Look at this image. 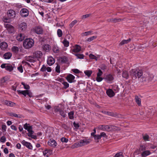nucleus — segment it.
<instances>
[{"label":"nucleus","mask_w":157,"mask_h":157,"mask_svg":"<svg viewBox=\"0 0 157 157\" xmlns=\"http://www.w3.org/2000/svg\"><path fill=\"white\" fill-rule=\"evenodd\" d=\"M34 41L32 39H26L23 42V46L26 49H29L31 48L33 45Z\"/></svg>","instance_id":"nucleus-3"},{"label":"nucleus","mask_w":157,"mask_h":157,"mask_svg":"<svg viewBox=\"0 0 157 157\" xmlns=\"http://www.w3.org/2000/svg\"><path fill=\"white\" fill-rule=\"evenodd\" d=\"M143 139L145 141H148L149 140L150 137L147 134H142Z\"/></svg>","instance_id":"nucleus-35"},{"label":"nucleus","mask_w":157,"mask_h":157,"mask_svg":"<svg viewBox=\"0 0 157 157\" xmlns=\"http://www.w3.org/2000/svg\"><path fill=\"white\" fill-rule=\"evenodd\" d=\"M102 112L103 113L112 117H116L117 116V115L116 114H115L113 112H108L105 111H102Z\"/></svg>","instance_id":"nucleus-23"},{"label":"nucleus","mask_w":157,"mask_h":157,"mask_svg":"<svg viewBox=\"0 0 157 157\" xmlns=\"http://www.w3.org/2000/svg\"><path fill=\"white\" fill-rule=\"evenodd\" d=\"M14 66L12 65L10 63H3L1 65L2 68H5L7 71L11 72L12 71L14 68Z\"/></svg>","instance_id":"nucleus-5"},{"label":"nucleus","mask_w":157,"mask_h":157,"mask_svg":"<svg viewBox=\"0 0 157 157\" xmlns=\"http://www.w3.org/2000/svg\"><path fill=\"white\" fill-rule=\"evenodd\" d=\"M9 115H10L11 116L14 117H18V115L17 114H16L14 113H10Z\"/></svg>","instance_id":"nucleus-59"},{"label":"nucleus","mask_w":157,"mask_h":157,"mask_svg":"<svg viewBox=\"0 0 157 157\" xmlns=\"http://www.w3.org/2000/svg\"><path fill=\"white\" fill-rule=\"evenodd\" d=\"M91 15V14H88L85 15H84L82 16V19H84L86 18L89 17Z\"/></svg>","instance_id":"nucleus-56"},{"label":"nucleus","mask_w":157,"mask_h":157,"mask_svg":"<svg viewBox=\"0 0 157 157\" xmlns=\"http://www.w3.org/2000/svg\"><path fill=\"white\" fill-rule=\"evenodd\" d=\"M48 144L49 146L53 147H55L57 145L56 141L52 139H50L48 140Z\"/></svg>","instance_id":"nucleus-13"},{"label":"nucleus","mask_w":157,"mask_h":157,"mask_svg":"<svg viewBox=\"0 0 157 157\" xmlns=\"http://www.w3.org/2000/svg\"><path fill=\"white\" fill-rule=\"evenodd\" d=\"M62 84L64 86V88L66 89L69 87V84L66 82H62Z\"/></svg>","instance_id":"nucleus-42"},{"label":"nucleus","mask_w":157,"mask_h":157,"mask_svg":"<svg viewBox=\"0 0 157 157\" xmlns=\"http://www.w3.org/2000/svg\"><path fill=\"white\" fill-rule=\"evenodd\" d=\"M60 66L59 65H57L56 67V71L58 73L60 72Z\"/></svg>","instance_id":"nucleus-58"},{"label":"nucleus","mask_w":157,"mask_h":157,"mask_svg":"<svg viewBox=\"0 0 157 157\" xmlns=\"http://www.w3.org/2000/svg\"><path fill=\"white\" fill-rule=\"evenodd\" d=\"M43 56V54L42 52L40 51H36L34 52L33 53V56L34 58H36L37 59L41 58Z\"/></svg>","instance_id":"nucleus-10"},{"label":"nucleus","mask_w":157,"mask_h":157,"mask_svg":"<svg viewBox=\"0 0 157 157\" xmlns=\"http://www.w3.org/2000/svg\"><path fill=\"white\" fill-rule=\"evenodd\" d=\"M151 153L149 151L147 150L144 151L141 153V155L143 157H146L147 155H150Z\"/></svg>","instance_id":"nucleus-26"},{"label":"nucleus","mask_w":157,"mask_h":157,"mask_svg":"<svg viewBox=\"0 0 157 157\" xmlns=\"http://www.w3.org/2000/svg\"><path fill=\"white\" fill-rule=\"evenodd\" d=\"M77 21L76 20H75L74 21H72L71 23L69 25L70 27L71 28H72L74 25L77 23Z\"/></svg>","instance_id":"nucleus-51"},{"label":"nucleus","mask_w":157,"mask_h":157,"mask_svg":"<svg viewBox=\"0 0 157 157\" xmlns=\"http://www.w3.org/2000/svg\"><path fill=\"white\" fill-rule=\"evenodd\" d=\"M16 13L15 11L13 10H8L7 12V17H4L2 20L5 23H10L11 21V19H13L15 17Z\"/></svg>","instance_id":"nucleus-2"},{"label":"nucleus","mask_w":157,"mask_h":157,"mask_svg":"<svg viewBox=\"0 0 157 157\" xmlns=\"http://www.w3.org/2000/svg\"><path fill=\"white\" fill-rule=\"evenodd\" d=\"M4 103L6 105L11 107L15 105V103H14L12 101L7 100H6L5 101Z\"/></svg>","instance_id":"nucleus-29"},{"label":"nucleus","mask_w":157,"mask_h":157,"mask_svg":"<svg viewBox=\"0 0 157 157\" xmlns=\"http://www.w3.org/2000/svg\"><path fill=\"white\" fill-rule=\"evenodd\" d=\"M146 149V147L143 145H141L139 149L140 151H144Z\"/></svg>","instance_id":"nucleus-50"},{"label":"nucleus","mask_w":157,"mask_h":157,"mask_svg":"<svg viewBox=\"0 0 157 157\" xmlns=\"http://www.w3.org/2000/svg\"><path fill=\"white\" fill-rule=\"evenodd\" d=\"M97 38V36H93L88 38V39L86 40V41L88 42H90L93 40L94 39H95Z\"/></svg>","instance_id":"nucleus-43"},{"label":"nucleus","mask_w":157,"mask_h":157,"mask_svg":"<svg viewBox=\"0 0 157 157\" xmlns=\"http://www.w3.org/2000/svg\"><path fill=\"white\" fill-rule=\"evenodd\" d=\"M130 75L132 79L134 80L136 79L137 78H141L140 80L141 82H144L146 80V78L143 76V71L141 70L132 69L130 71Z\"/></svg>","instance_id":"nucleus-1"},{"label":"nucleus","mask_w":157,"mask_h":157,"mask_svg":"<svg viewBox=\"0 0 157 157\" xmlns=\"http://www.w3.org/2000/svg\"><path fill=\"white\" fill-rule=\"evenodd\" d=\"M34 30L35 32L38 34H41L43 32V29L41 27L39 26L35 27Z\"/></svg>","instance_id":"nucleus-16"},{"label":"nucleus","mask_w":157,"mask_h":157,"mask_svg":"<svg viewBox=\"0 0 157 157\" xmlns=\"http://www.w3.org/2000/svg\"><path fill=\"white\" fill-rule=\"evenodd\" d=\"M75 55L77 56V58L78 59H82L84 57V56L83 54H75Z\"/></svg>","instance_id":"nucleus-46"},{"label":"nucleus","mask_w":157,"mask_h":157,"mask_svg":"<svg viewBox=\"0 0 157 157\" xmlns=\"http://www.w3.org/2000/svg\"><path fill=\"white\" fill-rule=\"evenodd\" d=\"M52 151L51 149H45L43 152L44 156L48 157L52 153Z\"/></svg>","instance_id":"nucleus-14"},{"label":"nucleus","mask_w":157,"mask_h":157,"mask_svg":"<svg viewBox=\"0 0 157 157\" xmlns=\"http://www.w3.org/2000/svg\"><path fill=\"white\" fill-rule=\"evenodd\" d=\"M81 47L79 45L76 44L73 46L72 48L71 49V51L75 53L81 51Z\"/></svg>","instance_id":"nucleus-12"},{"label":"nucleus","mask_w":157,"mask_h":157,"mask_svg":"<svg viewBox=\"0 0 157 157\" xmlns=\"http://www.w3.org/2000/svg\"><path fill=\"white\" fill-rule=\"evenodd\" d=\"M122 20L120 18H113L112 22L113 23H116L117 22L121 21Z\"/></svg>","instance_id":"nucleus-48"},{"label":"nucleus","mask_w":157,"mask_h":157,"mask_svg":"<svg viewBox=\"0 0 157 157\" xmlns=\"http://www.w3.org/2000/svg\"><path fill=\"white\" fill-rule=\"evenodd\" d=\"M84 35L85 36H87L93 34V31H89L85 32L84 33Z\"/></svg>","instance_id":"nucleus-55"},{"label":"nucleus","mask_w":157,"mask_h":157,"mask_svg":"<svg viewBox=\"0 0 157 157\" xmlns=\"http://www.w3.org/2000/svg\"><path fill=\"white\" fill-rule=\"evenodd\" d=\"M60 114L63 117H65L66 116V114L62 110H59Z\"/></svg>","instance_id":"nucleus-47"},{"label":"nucleus","mask_w":157,"mask_h":157,"mask_svg":"<svg viewBox=\"0 0 157 157\" xmlns=\"http://www.w3.org/2000/svg\"><path fill=\"white\" fill-rule=\"evenodd\" d=\"M122 76L123 78L128 79L129 78V75L128 71H124L122 74Z\"/></svg>","instance_id":"nucleus-30"},{"label":"nucleus","mask_w":157,"mask_h":157,"mask_svg":"<svg viewBox=\"0 0 157 157\" xmlns=\"http://www.w3.org/2000/svg\"><path fill=\"white\" fill-rule=\"evenodd\" d=\"M94 138L95 141L97 143L98 142H99V140L101 139L100 135H94Z\"/></svg>","instance_id":"nucleus-38"},{"label":"nucleus","mask_w":157,"mask_h":157,"mask_svg":"<svg viewBox=\"0 0 157 157\" xmlns=\"http://www.w3.org/2000/svg\"><path fill=\"white\" fill-rule=\"evenodd\" d=\"M53 50L54 53H59L60 52L59 49L56 45H54L53 48Z\"/></svg>","instance_id":"nucleus-32"},{"label":"nucleus","mask_w":157,"mask_h":157,"mask_svg":"<svg viewBox=\"0 0 157 157\" xmlns=\"http://www.w3.org/2000/svg\"><path fill=\"white\" fill-rule=\"evenodd\" d=\"M100 136L101 138L102 137H106L107 136L106 133L104 132H102L101 133Z\"/></svg>","instance_id":"nucleus-61"},{"label":"nucleus","mask_w":157,"mask_h":157,"mask_svg":"<svg viewBox=\"0 0 157 157\" xmlns=\"http://www.w3.org/2000/svg\"><path fill=\"white\" fill-rule=\"evenodd\" d=\"M47 64L49 66H51L55 63V59L52 57L50 56L48 58L47 60Z\"/></svg>","instance_id":"nucleus-19"},{"label":"nucleus","mask_w":157,"mask_h":157,"mask_svg":"<svg viewBox=\"0 0 157 157\" xmlns=\"http://www.w3.org/2000/svg\"><path fill=\"white\" fill-rule=\"evenodd\" d=\"M12 51L14 53H17L19 51V48L17 46H13L12 48Z\"/></svg>","instance_id":"nucleus-37"},{"label":"nucleus","mask_w":157,"mask_h":157,"mask_svg":"<svg viewBox=\"0 0 157 157\" xmlns=\"http://www.w3.org/2000/svg\"><path fill=\"white\" fill-rule=\"evenodd\" d=\"M74 112L71 111L68 113V115L70 119L73 120L74 119Z\"/></svg>","instance_id":"nucleus-34"},{"label":"nucleus","mask_w":157,"mask_h":157,"mask_svg":"<svg viewBox=\"0 0 157 157\" xmlns=\"http://www.w3.org/2000/svg\"><path fill=\"white\" fill-rule=\"evenodd\" d=\"M4 24L5 27L7 29L9 33H12L14 32V27L11 25L5 23Z\"/></svg>","instance_id":"nucleus-9"},{"label":"nucleus","mask_w":157,"mask_h":157,"mask_svg":"<svg viewBox=\"0 0 157 157\" xmlns=\"http://www.w3.org/2000/svg\"><path fill=\"white\" fill-rule=\"evenodd\" d=\"M25 36L23 34L21 33L18 34L17 37V40L19 41H22L24 40Z\"/></svg>","instance_id":"nucleus-24"},{"label":"nucleus","mask_w":157,"mask_h":157,"mask_svg":"<svg viewBox=\"0 0 157 157\" xmlns=\"http://www.w3.org/2000/svg\"><path fill=\"white\" fill-rule=\"evenodd\" d=\"M40 71L42 72H44L47 71L48 72H50L52 71L51 67H47V65H43L41 68Z\"/></svg>","instance_id":"nucleus-18"},{"label":"nucleus","mask_w":157,"mask_h":157,"mask_svg":"<svg viewBox=\"0 0 157 157\" xmlns=\"http://www.w3.org/2000/svg\"><path fill=\"white\" fill-rule=\"evenodd\" d=\"M57 34L59 37H61L63 35V32L60 29H58L57 31Z\"/></svg>","instance_id":"nucleus-41"},{"label":"nucleus","mask_w":157,"mask_h":157,"mask_svg":"<svg viewBox=\"0 0 157 157\" xmlns=\"http://www.w3.org/2000/svg\"><path fill=\"white\" fill-rule=\"evenodd\" d=\"M62 43L64 45V46L65 47H67L69 46V42L66 39H64Z\"/></svg>","instance_id":"nucleus-39"},{"label":"nucleus","mask_w":157,"mask_h":157,"mask_svg":"<svg viewBox=\"0 0 157 157\" xmlns=\"http://www.w3.org/2000/svg\"><path fill=\"white\" fill-rule=\"evenodd\" d=\"M34 57L31 56H29L26 57V60L28 62L31 63H34L35 62V60L34 59Z\"/></svg>","instance_id":"nucleus-25"},{"label":"nucleus","mask_w":157,"mask_h":157,"mask_svg":"<svg viewBox=\"0 0 157 157\" xmlns=\"http://www.w3.org/2000/svg\"><path fill=\"white\" fill-rule=\"evenodd\" d=\"M20 14L22 17H26L29 15V11L27 9L23 8L20 10Z\"/></svg>","instance_id":"nucleus-11"},{"label":"nucleus","mask_w":157,"mask_h":157,"mask_svg":"<svg viewBox=\"0 0 157 157\" xmlns=\"http://www.w3.org/2000/svg\"><path fill=\"white\" fill-rule=\"evenodd\" d=\"M12 56V54L10 52H7L5 53L3 55V57L6 59H10Z\"/></svg>","instance_id":"nucleus-27"},{"label":"nucleus","mask_w":157,"mask_h":157,"mask_svg":"<svg viewBox=\"0 0 157 157\" xmlns=\"http://www.w3.org/2000/svg\"><path fill=\"white\" fill-rule=\"evenodd\" d=\"M19 27L20 30L24 31L27 28L26 23L25 22H22L19 24Z\"/></svg>","instance_id":"nucleus-17"},{"label":"nucleus","mask_w":157,"mask_h":157,"mask_svg":"<svg viewBox=\"0 0 157 157\" xmlns=\"http://www.w3.org/2000/svg\"><path fill=\"white\" fill-rule=\"evenodd\" d=\"M59 61L60 63H63L67 61V59L65 57H61L59 59Z\"/></svg>","instance_id":"nucleus-28"},{"label":"nucleus","mask_w":157,"mask_h":157,"mask_svg":"<svg viewBox=\"0 0 157 157\" xmlns=\"http://www.w3.org/2000/svg\"><path fill=\"white\" fill-rule=\"evenodd\" d=\"M111 131H115L119 129V128L115 126L111 125Z\"/></svg>","instance_id":"nucleus-45"},{"label":"nucleus","mask_w":157,"mask_h":157,"mask_svg":"<svg viewBox=\"0 0 157 157\" xmlns=\"http://www.w3.org/2000/svg\"><path fill=\"white\" fill-rule=\"evenodd\" d=\"M105 131L108 132L111 131V125H106L105 126Z\"/></svg>","instance_id":"nucleus-49"},{"label":"nucleus","mask_w":157,"mask_h":157,"mask_svg":"<svg viewBox=\"0 0 157 157\" xmlns=\"http://www.w3.org/2000/svg\"><path fill=\"white\" fill-rule=\"evenodd\" d=\"M90 142V141L88 140H80L77 142L75 143L74 145L75 147H78L87 145L89 144Z\"/></svg>","instance_id":"nucleus-4"},{"label":"nucleus","mask_w":157,"mask_h":157,"mask_svg":"<svg viewBox=\"0 0 157 157\" xmlns=\"http://www.w3.org/2000/svg\"><path fill=\"white\" fill-rule=\"evenodd\" d=\"M61 126L62 128L66 130H67L69 128V127L67 125L64 124H62Z\"/></svg>","instance_id":"nucleus-52"},{"label":"nucleus","mask_w":157,"mask_h":157,"mask_svg":"<svg viewBox=\"0 0 157 157\" xmlns=\"http://www.w3.org/2000/svg\"><path fill=\"white\" fill-rule=\"evenodd\" d=\"M8 47L7 43L5 42H3L0 44V47L2 50H5Z\"/></svg>","instance_id":"nucleus-20"},{"label":"nucleus","mask_w":157,"mask_h":157,"mask_svg":"<svg viewBox=\"0 0 157 157\" xmlns=\"http://www.w3.org/2000/svg\"><path fill=\"white\" fill-rule=\"evenodd\" d=\"M17 91L18 94H21L25 96H26L27 94V92H28V90H18Z\"/></svg>","instance_id":"nucleus-31"},{"label":"nucleus","mask_w":157,"mask_h":157,"mask_svg":"<svg viewBox=\"0 0 157 157\" xmlns=\"http://www.w3.org/2000/svg\"><path fill=\"white\" fill-rule=\"evenodd\" d=\"M74 126L76 128H78L80 126L78 123H76L75 122L73 123Z\"/></svg>","instance_id":"nucleus-64"},{"label":"nucleus","mask_w":157,"mask_h":157,"mask_svg":"<svg viewBox=\"0 0 157 157\" xmlns=\"http://www.w3.org/2000/svg\"><path fill=\"white\" fill-rule=\"evenodd\" d=\"M6 141V138L4 136H2L0 139L1 142L4 143Z\"/></svg>","instance_id":"nucleus-62"},{"label":"nucleus","mask_w":157,"mask_h":157,"mask_svg":"<svg viewBox=\"0 0 157 157\" xmlns=\"http://www.w3.org/2000/svg\"><path fill=\"white\" fill-rule=\"evenodd\" d=\"M66 79L67 81L70 83L74 82L76 81L75 80V77L72 75L69 74L66 77Z\"/></svg>","instance_id":"nucleus-8"},{"label":"nucleus","mask_w":157,"mask_h":157,"mask_svg":"<svg viewBox=\"0 0 157 157\" xmlns=\"http://www.w3.org/2000/svg\"><path fill=\"white\" fill-rule=\"evenodd\" d=\"M105 126L101 125L98 126V128L101 130L105 131Z\"/></svg>","instance_id":"nucleus-44"},{"label":"nucleus","mask_w":157,"mask_h":157,"mask_svg":"<svg viewBox=\"0 0 157 157\" xmlns=\"http://www.w3.org/2000/svg\"><path fill=\"white\" fill-rule=\"evenodd\" d=\"M114 77L113 75L109 74L106 75L104 78L105 81L108 83H111L114 79Z\"/></svg>","instance_id":"nucleus-7"},{"label":"nucleus","mask_w":157,"mask_h":157,"mask_svg":"<svg viewBox=\"0 0 157 157\" xmlns=\"http://www.w3.org/2000/svg\"><path fill=\"white\" fill-rule=\"evenodd\" d=\"M60 140L63 143H67L68 141V139L64 137H62L61 138Z\"/></svg>","instance_id":"nucleus-54"},{"label":"nucleus","mask_w":157,"mask_h":157,"mask_svg":"<svg viewBox=\"0 0 157 157\" xmlns=\"http://www.w3.org/2000/svg\"><path fill=\"white\" fill-rule=\"evenodd\" d=\"M103 78L100 77V76H97L96 77V80L98 82H101Z\"/></svg>","instance_id":"nucleus-60"},{"label":"nucleus","mask_w":157,"mask_h":157,"mask_svg":"<svg viewBox=\"0 0 157 157\" xmlns=\"http://www.w3.org/2000/svg\"><path fill=\"white\" fill-rule=\"evenodd\" d=\"M102 73H103L102 71H101V70L100 69H99L98 72L97 73V76H98V77L102 75Z\"/></svg>","instance_id":"nucleus-63"},{"label":"nucleus","mask_w":157,"mask_h":157,"mask_svg":"<svg viewBox=\"0 0 157 157\" xmlns=\"http://www.w3.org/2000/svg\"><path fill=\"white\" fill-rule=\"evenodd\" d=\"M135 100L136 102L138 105L139 106L141 105V98L139 97L137 95H136L135 96Z\"/></svg>","instance_id":"nucleus-21"},{"label":"nucleus","mask_w":157,"mask_h":157,"mask_svg":"<svg viewBox=\"0 0 157 157\" xmlns=\"http://www.w3.org/2000/svg\"><path fill=\"white\" fill-rule=\"evenodd\" d=\"M17 69L21 73H22L23 72V67L21 65H20L17 67Z\"/></svg>","instance_id":"nucleus-57"},{"label":"nucleus","mask_w":157,"mask_h":157,"mask_svg":"<svg viewBox=\"0 0 157 157\" xmlns=\"http://www.w3.org/2000/svg\"><path fill=\"white\" fill-rule=\"evenodd\" d=\"M84 73L88 77H89L91 75L92 73V71L90 70H86L84 71Z\"/></svg>","instance_id":"nucleus-40"},{"label":"nucleus","mask_w":157,"mask_h":157,"mask_svg":"<svg viewBox=\"0 0 157 157\" xmlns=\"http://www.w3.org/2000/svg\"><path fill=\"white\" fill-rule=\"evenodd\" d=\"M28 132L27 134L28 136L31 137L32 138L35 139L36 138V136L33 135L34 132L32 130V126H29L27 129H26Z\"/></svg>","instance_id":"nucleus-6"},{"label":"nucleus","mask_w":157,"mask_h":157,"mask_svg":"<svg viewBox=\"0 0 157 157\" xmlns=\"http://www.w3.org/2000/svg\"><path fill=\"white\" fill-rule=\"evenodd\" d=\"M115 157H124L123 154L121 152H120L116 154L115 155Z\"/></svg>","instance_id":"nucleus-53"},{"label":"nucleus","mask_w":157,"mask_h":157,"mask_svg":"<svg viewBox=\"0 0 157 157\" xmlns=\"http://www.w3.org/2000/svg\"><path fill=\"white\" fill-rule=\"evenodd\" d=\"M43 49L46 52H48L51 49L50 46L48 44H45L43 47Z\"/></svg>","instance_id":"nucleus-33"},{"label":"nucleus","mask_w":157,"mask_h":157,"mask_svg":"<svg viewBox=\"0 0 157 157\" xmlns=\"http://www.w3.org/2000/svg\"><path fill=\"white\" fill-rule=\"evenodd\" d=\"M131 40L130 39H129L127 40H124L121 41V42L120 43V45H122L125 44H127Z\"/></svg>","instance_id":"nucleus-36"},{"label":"nucleus","mask_w":157,"mask_h":157,"mask_svg":"<svg viewBox=\"0 0 157 157\" xmlns=\"http://www.w3.org/2000/svg\"><path fill=\"white\" fill-rule=\"evenodd\" d=\"M106 93L107 95L110 97H112L115 95L114 93L111 89H109L108 90Z\"/></svg>","instance_id":"nucleus-22"},{"label":"nucleus","mask_w":157,"mask_h":157,"mask_svg":"<svg viewBox=\"0 0 157 157\" xmlns=\"http://www.w3.org/2000/svg\"><path fill=\"white\" fill-rule=\"evenodd\" d=\"M21 144L24 146H25L28 148L29 149H33V146L30 143L23 140L21 142Z\"/></svg>","instance_id":"nucleus-15"}]
</instances>
